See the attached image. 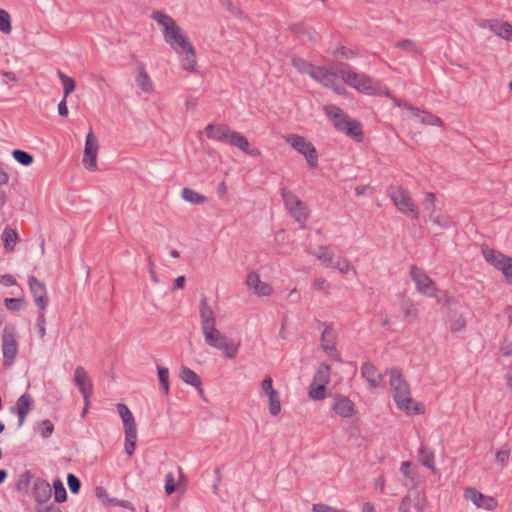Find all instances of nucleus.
Segmentation results:
<instances>
[{
	"mask_svg": "<svg viewBox=\"0 0 512 512\" xmlns=\"http://www.w3.org/2000/svg\"><path fill=\"white\" fill-rule=\"evenodd\" d=\"M389 385L393 400L397 407L406 414H421L424 408L421 403L416 402L411 397L410 386L403 377L401 370L393 367L389 370Z\"/></svg>",
	"mask_w": 512,
	"mask_h": 512,
	"instance_id": "1",
	"label": "nucleus"
},
{
	"mask_svg": "<svg viewBox=\"0 0 512 512\" xmlns=\"http://www.w3.org/2000/svg\"><path fill=\"white\" fill-rule=\"evenodd\" d=\"M151 17L161 26L165 42L177 54H180L181 49L191 44L181 27L171 16L156 11L152 13Z\"/></svg>",
	"mask_w": 512,
	"mask_h": 512,
	"instance_id": "2",
	"label": "nucleus"
},
{
	"mask_svg": "<svg viewBox=\"0 0 512 512\" xmlns=\"http://www.w3.org/2000/svg\"><path fill=\"white\" fill-rule=\"evenodd\" d=\"M325 115L332 121L334 127L349 137L360 141L363 138V127L357 120H352L340 108L334 105L324 107Z\"/></svg>",
	"mask_w": 512,
	"mask_h": 512,
	"instance_id": "3",
	"label": "nucleus"
},
{
	"mask_svg": "<svg viewBox=\"0 0 512 512\" xmlns=\"http://www.w3.org/2000/svg\"><path fill=\"white\" fill-rule=\"evenodd\" d=\"M386 193L399 212L408 216L412 220H417L419 218L418 207L413 201L408 190L401 186L390 185L387 188Z\"/></svg>",
	"mask_w": 512,
	"mask_h": 512,
	"instance_id": "4",
	"label": "nucleus"
},
{
	"mask_svg": "<svg viewBox=\"0 0 512 512\" xmlns=\"http://www.w3.org/2000/svg\"><path fill=\"white\" fill-rule=\"evenodd\" d=\"M339 70L343 81L351 87L369 95L378 93V82L367 75L354 72L348 64H341Z\"/></svg>",
	"mask_w": 512,
	"mask_h": 512,
	"instance_id": "5",
	"label": "nucleus"
},
{
	"mask_svg": "<svg viewBox=\"0 0 512 512\" xmlns=\"http://www.w3.org/2000/svg\"><path fill=\"white\" fill-rule=\"evenodd\" d=\"M206 344L209 346L221 350L226 358H235L238 354L239 343H235L233 340L228 339L219 330L216 325L211 328L202 331Z\"/></svg>",
	"mask_w": 512,
	"mask_h": 512,
	"instance_id": "6",
	"label": "nucleus"
},
{
	"mask_svg": "<svg viewBox=\"0 0 512 512\" xmlns=\"http://www.w3.org/2000/svg\"><path fill=\"white\" fill-rule=\"evenodd\" d=\"M341 64L342 63L330 64L327 66L319 67L313 79L321 85L332 89L339 95L345 94L346 89L343 85L344 81L339 70Z\"/></svg>",
	"mask_w": 512,
	"mask_h": 512,
	"instance_id": "7",
	"label": "nucleus"
},
{
	"mask_svg": "<svg viewBox=\"0 0 512 512\" xmlns=\"http://www.w3.org/2000/svg\"><path fill=\"white\" fill-rule=\"evenodd\" d=\"M286 142L298 153L302 154L310 168H315L318 165V155L314 145L307 141L303 136L300 135H288Z\"/></svg>",
	"mask_w": 512,
	"mask_h": 512,
	"instance_id": "8",
	"label": "nucleus"
},
{
	"mask_svg": "<svg viewBox=\"0 0 512 512\" xmlns=\"http://www.w3.org/2000/svg\"><path fill=\"white\" fill-rule=\"evenodd\" d=\"M281 196L285 208L290 215L299 223H304L308 218V208L292 191L282 188Z\"/></svg>",
	"mask_w": 512,
	"mask_h": 512,
	"instance_id": "9",
	"label": "nucleus"
},
{
	"mask_svg": "<svg viewBox=\"0 0 512 512\" xmlns=\"http://www.w3.org/2000/svg\"><path fill=\"white\" fill-rule=\"evenodd\" d=\"M410 275L419 292L427 297L439 299L434 281L425 272L412 267Z\"/></svg>",
	"mask_w": 512,
	"mask_h": 512,
	"instance_id": "10",
	"label": "nucleus"
},
{
	"mask_svg": "<svg viewBox=\"0 0 512 512\" xmlns=\"http://www.w3.org/2000/svg\"><path fill=\"white\" fill-rule=\"evenodd\" d=\"M98 139L92 129L88 132L85 141L83 165L90 171L97 170Z\"/></svg>",
	"mask_w": 512,
	"mask_h": 512,
	"instance_id": "11",
	"label": "nucleus"
},
{
	"mask_svg": "<svg viewBox=\"0 0 512 512\" xmlns=\"http://www.w3.org/2000/svg\"><path fill=\"white\" fill-rule=\"evenodd\" d=\"M18 353V342L13 332L4 330L2 335L3 364L6 367L12 366Z\"/></svg>",
	"mask_w": 512,
	"mask_h": 512,
	"instance_id": "12",
	"label": "nucleus"
},
{
	"mask_svg": "<svg viewBox=\"0 0 512 512\" xmlns=\"http://www.w3.org/2000/svg\"><path fill=\"white\" fill-rule=\"evenodd\" d=\"M464 498L471 501L477 508L487 511H492L497 506V501L493 497L484 495L473 487L465 488Z\"/></svg>",
	"mask_w": 512,
	"mask_h": 512,
	"instance_id": "13",
	"label": "nucleus"
},
{
	"mask_svg": "<svg viewBox=\"0 0 512 512\" xmlns=\"http://www.w3.org/2000/svg\"><path fill=\"white\" fill-rule=\"evenodd\" d=\"M28 284L30 291L33 295L35 304L44 310L48 306L49 300L47 297L46 286L42 281H39L34 275L28 277Z\"/></svg>",
	"mask_w": 512,
	"mask_h": 512,
	"instance_id": "14",
	"label": "nucleus"
},
{
	"mask_svg": "<svg viewBox=\"0 0 512 512\" xmlns=\"http://www.w3.org/2000/svg\"><path fill=\"white\" fill-rule=\"evenodd\" d=\"M332 410L343 418L352 417L355 414L354 403L344 395L336 394L332 401Z\"/></svg>",
	"mask_w": 512,
	"mask_h": 512,
	"instance_id": "15",
	"label": "nucleus"
},
{
	"mask_svg": "<svg viewBox=\"0 0 512 512\" xmlns=\"http://www.w3.org/2000/svg\"><path fill=\"white\" fill-rule=\"evenodd\" d=\"M246 285L257 296H269L272 293V287L261 281L259 274L254 271L247 275Z\"/></svg>",
	"mask_w": 512,
	"mask_h": 512,
	"instance_id": "16",
	"label": "nucleus"
},
{
	"mask_svg": "<svg viewBox=\"0 0 512 512\" xmlns=\"http://www.w3.org/2000/svg\"><path fill=\"white\" fill-rule=\"evenodd\" d=\"M74 381L83 395L84 400H87L92 394L93 386L86 370L82 366H77L75 368Z\"/></svg>",
	"mask_w": 512,
	"mask_h": 512,
	"instance_id": "17",
	"label": "nucleus"
},
{
	"mask_svg": "<svg viewBox=\"0 0 512 512\" xmlns=\"http://www.w3.org/2000/svg\"><path fill=\"white\" fill-rule=\"evenodd\" d=\"M227 144L236 147L240 149L242 152L251 156H256L259 154V151L257 149H252L250 147L247 138L242 133L237 131L232 130V132L229 133V139Z\"/></svg>",
	"mask_w": 512,
	"mask_h": 512,
	"instance_id": "18",
	"label": "nucleus"
},
{
	"mask_svg": "<svg viewBox=\"0 0 512 512\" xmlns=\"http://www.w3.org/2000/svg\"><path fill=\"white\" fill-rule=\"evenodd\" d=\"M232 130L224 124H208L205 127V134L209 139L227 144L229 133Z\"/></svg>",
	"mask_w": 512,
	"mask_h": 512,
	"instance_id": "19",
	"label": "nucleus"
},
{
	"mask_svg": "<svg viewBox=\"0 0 512 512\" xmlns=\"http://www.w3.org/2000/svg\"><path fill=\"white\" fill-rule=\"evenodd\" d=\"M361 375L368 382L371 389H376L383 379L381 373L370 362L363 363L361 366Z\"/></svg>",
	"mask_w": 512,
	"mask_h": 512,
	"instance_id": "20",
	"label": "nucleus"
},
{
	"mask_svg": "<svg viewBox=\"0 0 512 512\" xmlns=\"http://www.w3.org/2000/svg\"><path fill=\"white\" fill-rule=\"evenodd\" d=\"M52 495L50 484L44 479H36L33 484V496L38 504L46 503Z\"/></svg>",
	"mask_w": 512,
	"mask_h": 512,
	"instance_id": "21",
	"label": "nucleus"
},
{
	"mask_svg": "<svg viewBox=\"0 0 512 512\" xmlns=\"http://www.w3.org/2000/svg\"><path fill=\"white\" fill-rule=\"evenodd\" d=\"M199 313L201 318V330H205L216 325L215 313L208 304L207 298L203 297L200 302Z\"/></svg>",
	"mask_w": 512,
	"mask_h": 512,
	"instance_id": "22",
	"label": "nucleus"
},
{
	"mask_svg": "<svg viewBox=\"0 0 512 512\" xmlns=\"http://www.w3.org/2000/svg\"><path fill=\"white\" fill-rule=\"evenodd\" d=\"M33 405V399L30 394L24 393L16 403V413L18 415V426H22L26 416L29 414Z\"/></svg>",
	"mask_w": 512,
	"mask_h": 512,
	"instance_id": "23",
	"label": "nucleus"
},
{
	"mask_svg": "<svg viewBox=\"0 0 512 512\" xmlns=\"http://www.w3.org/2000/svg\"><path fill=\"white\" fill-rule=\"evenodd\" d=\"M407 109L411 112V116L417 119L420 123L432 126L442 125V120L431 113L421 111L417 107H413L412 105H407Z\"/></svg>",
	"mask_w": 512,
	"mask_h": 512,
	"instance_id": "24",
	"label": "nucleus"
},
{
	"mask_svg": "<svg viewBox=\"0 0 512 512\" xmlns=\"http://www.w3.org/2000/svg\"><path fill=\"white\" fill-rule=\"evenodd\" d=\"M181 59L182 68L186 71L193 72L196 68V54L192 44H189L185 48L181 49V53L178 54Z\"/></svg>",
	"mask_w": 512,
	"mask_h": 512,
	"instance_id": "25",
	"label": "nucleus"
},
{
	"mask_svg": "<svg viewBox=\"0 0 512 512\" xmlns=\"http://www.w3.org/2000/svg\"><path fill=\"white\" fill-rule=\"evenodd\" d=\"M308 253L314 255L326 267H333L336 260L334 253L326 246H319L315 249H309Z\"/></svg>",
	"mask_w": 512,
	"mask_h": 512,
	"instance_id": "26",
	"label": "nucleus"
},
{
	"mask_svg": "<svg viewBox=\"0 0 512 512\" xmlns=\"http://www.w3.org/2000/svg\"><path fill=\"white\" fill-rule=\"evenodd\" d=\"M180 378L183 382L188 385L195 387L200 393L202 392V380L199 375L194 372L192 369L183 366L180 369Z\"/></svg>",
	"mask_w": 512,
	"mask_h": 512,
	"instance_id": "27",
	"label": "nucleus"
},
{
	"mask_svg": "<svg viewBox=\"0 0 512 512\" xmlns=\"http://www.w3.org/2000/svg\"><path fill=\"white\" fill-rule=\"evenodd\" d=\"M135 82L137 86L141 89V91L144 93L150 94L154 91L153 83L142 65H139L138 74L135 78Z\"/></svg>",
	"mask_w": 512,
	"mask_h": 512,
	"instance_id": "28",
	"label": "nucleus"
},
{
	"mask_svg": "<svg viewBox=\"0 0 512 512\" xmlns=\"http://www.w3.org/2000/svg\"><path fill=\"white\" fill-rule=\"evenodd\" d=\"M324 329L321 334V342L323 350H333V345H335L337 333L334 328L329 324H323Z\"/></svg>",
	"mask_w": 512,
	"mask_h": 512,
	"instance_id": "29",
	"label": "nucleus"
},
{
	"mask_svg": "<svg viewBox=\"0 0 512 512\" xmlns=\"http://www.w3.org/2000/svg\"><path fill=\"white\" fill-rule=\"evenodd\" d=\"M117 411L123 421L125 431H129V429L137 430L133 414L125 404H117Z\"/></svg>",
	"mask_w": 512,
	"mask_h": 512,
	"instance_id": "30",
	"label": "nucleus"
},
{
	"mask_svg": "<svg viewBox=\"0 0 512 512\" xmlns=\"http://www.w3.org/2000/svg\"><path fill=\"white\" fill-rule=\"evenodd\" d=\"M292 65L300 73L307 74L312 79L316 75V72L319 68L318 66H314L312 63H310L302 58H293Z\"/></svg>",
	"mask_w": 512,
	"mask_h": 512,
	"instance_id": "31",
	"label": "nucleus"
},
{
	"mask_svg": "<svg viewBox=\"0 0 512 512\" xmlns=\"http://www.w3.org/2000/svg\"><path fill=\"white\" fill-rule=\"evenodd\" d=\"M1 239L4 243V248L7 251H13L19 238L14 229L6 227L2 232Z\"/></svg>",
	"mask_w": 512,
	"mask_h": 512,
	"instance_id": "32",
	"label": "nucleus"
},
{
	"mask_svg": "<svg viewBox=\"0 0 512 512\" xmlns=\"http://www.w3.org/2000/svg\"><path fill=\"white\" fill-rule=\"evenodd\" d=\"M181 196L185 201L196 205L207 201V198L204 195L188 187L182 189Z\"/></svg>",
	"mask_w": 512,
	"mask_h": 512,
	"instance_id": "33",
	"label": "nucleus"
},
{
	"mask_svg": "<svg viewBox=\"0 0 512 512\" xmlns=\"http://www.w3.org/2000/svg\"><path fill=\"white\" fill-rule=\"evenodd\" d=\"M330 379V366L326 363H322L316 371L312 383L327 385Z\"/></svg>",
	"mask_w": 512,
	"mask_h": 512,
	"instance_id": "34",
	"label": "nucleus"
},
{
	"mask_svg": "<svg viewBox=\"0 0 512 512\" xmlns=\"http://www.w3.org/2000/svg\"><path fill=\"white\" fill-rule=\"evenodd\" d=\"M494 33L502 39L512 42V25L508 22L498 20Z\"/></svg>",
	"mask_w": 512,
	"mask_h": 512,
	"instance_id": "35",
	"label": "nucleus"
},
{
	"mask_svg": "<svg viewBox=\"0 0 512 512\" xmlns=\"http://www.w3.org/2000/svg\"><path fill=\"white\" fill-rule=\"evenodd\" d=\"M32 474L26 470L18 475L16 490L21 493H27L32 480Z\"/></svg>",
	"mask_w": 512,
	"mask_h": 512,
	"instance_id": "36",
	"label": "nucleus"
},
{
	"mask_svg": "<svg viewBox=\"0 0 512 512\" xmlns=\"http://www.w3.org/2000/svg\"><path fill=\"white\" fill-rule=\"evenodd\" d=\"M57 76L63 85L64 98H67L70 93L75 90V81L73 78L64 74L61 70L57 71Z\"/></svg>",
	"mask_w": 512,
	"mask_h": 512,
	"instance_id": "37",
	"label": "nucleus"
},
{
	"mask_svg": "<svg viewBox=\"0 0 512 512\" xmlns=\"http://www.w3.org/2000/svg\"><path fill=\"white\" fill-rule=\"evenodd\" d=\"M36 432L41 435L42 438H49L54 432V425L49 419L42 420L37 423Z\"/></svg>",
	"mask_w": 512,
	"mask_h": 512,
	"instance_id": "38",
	"label": "nucleus"
},
{
	"mask_svg": "<svg viewBox=\"0 0 512 512\" xmlns=\"http://www.w3.org/2000/svg\"><path fill=\"white\" fill-rule=\"evenodd\" d=\"M137 441V430L129 429L125 431V451L129 456H132Z\"/></svg>",
	"mask_w": 512,
	"mask_h": 512,
	"instance_id": "39",
	"label": "nucleus"
},
{
	"mask_svg": "<svg viewBox=\"0 0 512 512\" xmlns=\"http://www.w3.org/2000/svg\"><path fill=\"white\" fill-rule=\"evenodd\" d=\"M482 255L492 266H495L497 260L503 259V254L501 252L491 249L488 246L482 247Z\"/></svg>",
	"mask_w": 512,
	"mask_h": 512,
	"instance_id": "40",
	"label": "nucleus"
},
{
	"mask_svg": "<svg viewBox=\"0 0 512 512\" xmlns=\"http://www.w3.org/2000/svg\"><path fill=\"white\" fill-rule=\"evenodd\" d=\"M419 461L427 468L432 469L434 467V455L424 446L419 449Z\"/></svg>",
	"mask_w": 512,
	"mask_h": 512,
	"instance_id": "41",
	"label": "nucleus"
},
{
	"mask_svg": "<svg viewBox=\"0 0 512 512\" xmlns=\"http://www.w3.org/2000/svg\"><path fill=\"white\" fill-rule=\"evenodd\" d=\"M12 156L23 166H29L33 163V156L26 151L16 149L12 152Z\"/></svg>",
	"mask_w": 512,
	"mask_h": 512,
	"instance_id": "42",
	"label": "nucleus"
},
{
	"mask_svg": "<svg viewBox=\"0 0 512 512\" xmlns=\"http://www.w3.org/2000/svg\"><path fill=\"white\" fill-rule=\"evenodd\" d=\"M435 200H436V198H435L434 193L428 192L425 194L422 205H423L424 212H426L429 217L436 212L435 211Z\"/></svg>",
	"mask_w": 512,
	"mask_h": 512,
	"instance_id": "43",
	"label": "nucleus"
},
{
	"mask_svg": "<svg viewBox=\"0 0 512 512\" xmlns=\"http://www.w3.org/2000/svg\"><path fill=\"white\" fill-rule=\"evenodd\" d=\"M325 390L326 386L312 383L308 392V396L313 400H322L325 398Z\"/></svg>",
	"mask_w": 512,
	"mask_h": 512,
	"instance_id": "44",
	"label": "nucleus"
},
{
	"mask_svg": "<svg viewBox=\"0 0 512 512\" xmlns=\"http://www.w3.org/2000/svg\"><path fill=\"white\" fill-rule=\"evenodd\" d=\"M11 30L10 15L6 10L0 8V31L4 34H9Z\"/></svg>",
	"mask_w": 512,
	"mask_h": 512,
	"instance_id": "45",
	"label": "nucleus"
},
{
	"mask_svg": "<svg viewBox=\"0 0 512 512\" xmlns=\"http://www.w3.org/2000/svg\"><path fill=\"white\" fill-rule=\"evenodd\" d=\"M157 373L162 389L166 394L169 392V370L166 367L158 366Z\"/></svg>",
	"mask_w": 512,
	"mask_h": 512,
	"instance_id": "46",
	"label": "nucleus"
},
{
	"mask_svg": "<svg viewBox=\"0 0 512 512\" xmlns=\"http://www.w3.org/2000/svg\"><path fill=\"white\" fill-rule=\"evenodd\" d=\"M429 220L442 228H448L452 225V221L448 216L437 214L436 212L429 217Z\"/></svg>",
	"mask_w": 512,
	"mask_h": 512,
	"instance_id": "47",
	"label": "nucleus"
},
{
	"mask_svg": "<svg viewBox=\"0 0 512 512\" xmlns=\"http://www.w3.org/2000/svg\"><path fill=\"white\" fill-rule=\"evenodd\" d=\"M332 268L338 269V271L342 274H347L350 271H353L354 274L356 273L353 266L345 258H337Z\"/></svg>",
	"mask_w": 512,
	"mask_h": 512,
	"instance_id": "48",
	"label": "nucleus"
},
{
	"mask_svg": "<svg viewBox=\"0 0 512 512\" xmlns=\"http://www.w3.org/2000/svg\"><path fill=\"white\" fill-rule=\"evenodd\" d=\"M53 487L55 491V501L62 503L67 499V493L63 486V483L60 479H57L53 482Z\"/></svg>",
	"mask_w": 512,
	"mask_h": 512,
	"instance_id": "49",
	"label": "nucleus"
},
{
	"mask_svg": "<svg viewBox=\"0 0 512 512\" xmlns=\"http://www.w3.org/2000/svg\"><path fill=\"white\" fill-rule=\"evenodd\" d=\"M22 298H6L4 300L5 307L12 312H18L23 309Z\"/></svg>",
	"mask_w": 512,
	"mask_h": 512,
	"instance_id": "50",
	"label": "nucleus"
},
{
	"mask_svg": "<svg viewBox=\"0 0 512 512\" xmlns=\"http://www.w3.org/2000/svg\"><path fill=\"white\" fill-rule=\"evenodd\" d=\"M261 388L267 397L273 396V395L279 393L276 389H274L273 380L270 376H267L263 379V381L261 382Z\"/></svg>",
	"mask_w": 512,
	"mask_h": 512,
	"instance_id": "51",
	"label": "nucleus"
},
{
	"mask_svg": "<svg viewBox=\"0 0 512 512\" xmlns=\"http://www.w3.org/2000/svg\"><path fill=\"white\" fill-rule=\"evenodd\" d=\"M268 399H269V412L274 416L278 415L281 411V403H280V399H279V393L275 394L273 396H269Z\"/></svg>",
	"mask_w": 512,
	"mask_h": 512,
	"instance_id": "52",
	"label": "nucleus"
},
{
	"mask_svg": "<svg viewBox=\"0 0 512 512\" xmlns=\"http://www.w3.org/2000/svg\"><path fill=\"white\" fill-rule=\"evenodd\" d=\"M67 484L73 494H77L81 488V482L74 474H68Z\"/></svg>",
	"mask_w": 512,
	"mask_h": 512,
	"instance_id": "53",
	"label": "nucleus"
},
{
	"mask_svg": "<svg viewBox=\"0 0 512 512\" xmlns=\"http://www.w3.org/2000/svg\"><path fill=\"white\" fill-rule=\"evenodd\" d=\"M413 507L417 512H424L426 508V498L424 495L417 493L413 498Z\"/></svg>",
	"mask_w": 512,
	"mask_h": 512,
	"instance_id": "54",
	"label": "nucleus"
},
{
	"mask_svg": "<svg viewBox=\"0 0 512 512\" xmlns=\"http://www.w3.org/2000/svg\"><path fill=\"white\" fill-rule=\"evenodd\" d=\"M402 309L405 317H417V309L410 300H406L403 302Z\"/></svg>",
	"mask_w": 512,
	"mask_h": 512,
	"instance_id": "55",
	"label": "nucleus"
},
{
	"mask_svg": "<svg viewBox=\"0 0 512 512\" xmlns=\"http://www.w3.org/2000/svg\"><path fill=\"white\" fill-rule=\"evenodd\" d=\"M396 46L403 50L411 51L413 53L418 52V48H417L415 42L410 39L401 40L396 44Z\"/></svg>",
	"mask_w": 512,
	"mask_h": 512,
	"instance_id": "56",
	"label": "nucleus"
},
{
	"mask_svg": "<svg viewBox=\"0 0 512 512\" xmlns=\"http://www.w3.org/2000/svg\"><path fill=\"white\" fill-rule=\"evenodd\" d=\"M36 326L38 328V333L41 339H43L46 335V319L45 314L40 312L36 321Z\"/></svg>",
	"mask_w": 512,
	"mask_h": 512,
	"instance_id": "57",
	"label": "nucleus"
},
{
	"mask_svg": "<svg viewBox=\"0 0 512 512\" xmlns=\"http://www.w3.org/2000/svg\"><path fill=\"white\" fill-rule=\"evenodd\" d=\"M510 457V449L508 447H503L502 449L498 450L496 453V460L501 465H506Z\"/></svg>",
	"mask_w": 512,
	"mask_h": 512,
	"instance_id": "58",
	"label": "nucleus"
},
{
	"mask_svg": "<svg viewBox=\"0 0 512 512\" xmlns=\"http://www.w3.org/2000/svg\"><path fill=\"white\" fill-rule=\"evenodd\" d=\"M400 471L406 478L414 480L415 473L412 464L409 461L402 462Z\"/></svg>",
	"mask_w": 512,
	"mask_h": 512,
	"instance_id": "59",
	"label": "nucleus"
},
{
	"mask_svg": "<svg viewBox=\"0 0 512 512\" xmlns=\"http://www.w3.org/2000/svg\"><path fill=\"white\" fill-rule=\"evenodd\" d=\"M220 4L224 6L231 14L242 17V12L232 3L231 0H219Z\"/></svg>",
	"mask_w": 512,
	"mask_h": 512,
	"instance_id": "60",
	"label": "nucleus"
},
{
	"mask_svg": "<svg viewBox=\"0 0 512 512\" xmlns=\"http://www.w3.org/2000/svg\"><path fill=\"white\" fill-rule=\"evenodd\" d=\"M333 55L336 57L349 59L352 58L355 55V53L351 49H348L344 46H340L333 52Z\"/></svg>",
	"mask_w": 512,
	"mask_h": 512,
	"instance_id": "61",
	"label": "nucleus"
},
{
	"mask_svg": "<svg viewBox=\"0 0 512 512\" xmlns=\"http://www.w3.org/2000/svg\"><path fill=\"white\" fill-rule=\"evenodd\" d=\"M313 512H347L345 510H339L336 508H333L331 506H328L326 504L318 503L314 504L312 507Z\"/></svg>",
	"mask_w": 512,
	"mask_h": 512,
	"instance_id": "62",
	"label": "nucleus"
},
{
	"mask_svg": "<svg viewBox=\"0 0 512 512\" xmlns=\"http://www.w3.org/2000/svg\"><path fill=\"white\" fill-rule=\"evenodd\" d=\"M36 512H62V511L57 505H55L53 503H50V504L43 503V504L37 505Z\"/></svg>",
	"mask_w": 512,
	"mask_h": 512,
	"instance_id": "63",
	"label": "nucleus"
},
{
	"mask_svg": "<svg viewBox=\"0 0 512 512\" xmlns=\"http://www.w3.org/2000/svg\"><path fill=\"white\" fill-rule=\"evenodd\" d=\"M505 261L507 264L505 267H501V271L505 278L507 279V281L512 284V260Z\"/></svg>",
	"mask_w": 512,
	"mask_h": 512,
	"instance_id": "64",
	"label": "nucleus"
}]
</instances>
